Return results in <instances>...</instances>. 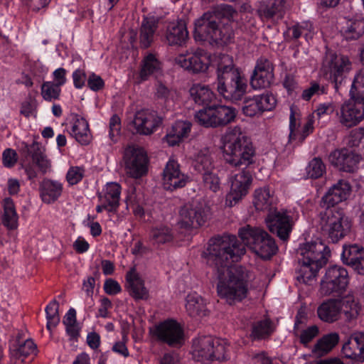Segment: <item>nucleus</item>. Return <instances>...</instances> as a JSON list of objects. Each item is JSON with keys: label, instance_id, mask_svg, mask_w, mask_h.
<instances>
[{"label": "nucleus", "instance_id": "f257e3e1", "mask_svg": "<svg viewBox=\"0 0 364 364\" xmlns=\"http://www.w3.org/2000/svg\"><path fill=\"white\" fill-rule=\"evenodd\" d=\"M245 252L244 245L234 235L212 238L204 252L208 262L214 266L218 294L230 304L247 295L246 274L241 267L230 265L229 262H237Z\"/></svg>", "mask_w": 364, "mask_h": 364}, {"label": "nucleus", "instance_id": "f03ea898", "mask_svg": "<svg viewBox=\"0 0 364 364\" xmlns=\"http://www.w3.org/2000/svg\"><path fill=\"white\" fill-rule=\"evenodd\" d=\"M237 16V12L231 6L225 4L205 13L195 21L193 35L196 41L219 46L228 43L234 35L230 23Z\"/></svg>", "mask_w": 364, "mask_h": 364}, {"label": "nucleus", "instance_id": "7ed1b4c3", "mask_svg": "<svg viewBox=\"0 0 364 364\" xmlns=\"http://www.w3.org/2000/svg\"><path fill=\"white\" fill-rule=\"evenodd\" d=\"M217 67L215 87L218 94L231 102L241 100L247 92V82L233 64L232 57L225 54L215 56Z\"/></svg>", "mask_w": 364, "mask_h": 364}, {"label": "nucleus", "instance_id": "20e7f679", "mask_svg": "<svg viewBox=\"0 0 364 364\" xmlns=\"http://www.w3.org/2000/svg\"><path fill=\"white\" fill-rule=\"evenodd\" d=\"M220 151L225 163L238 167H248L255 163L256 151L252 141L235 127L221 137Z\"/></svg>", "mask_w": 364, "mask_h": 364}, {"label": "nucleus", "instance_id": "39448f33", "mask_svg": "<svg viewBox=\"0 0 364 364\" xmlns=\"http://www.w3.org/2000/svg\"><path fill=\"white\" fill-rule=\"evenodd\" d=\"M299 254L297 279L304 284H311L318 270L326 263L330 250L321 239L317 238L301 245Z\"/></svg>", "mask_w": 364, "mask_h": 364}, {"label": "nucleus", "instance_id": "423d86ee", "mask_svg": "<svg viewBox=\"0 0 364 364\" xmlns=\"http://www.w3.org/2000/svg\"><path fill=\"white\" fill-rule=\"evenodd\" d=\"M340 122L348 127L364 119V70L355 76L350 90V99L345 102L338 114Z\"/></svg>", "mask_w": 364, "mask_h": 364}, {"label": "nucleus", "instance_id": "0eeeda50", "mask_svg": "<svg viewBox=\"0 0 364 364\" xmlns=\"http://www.w3.org/2000/svg\"><path fill=\"white\" fill-rule=\"evenodd\" d=\"M229 346L224 340L211 336H199L193 340L191 353L197 361L206 363L228 359Z\"/></svg>", "mask_w": 364, "mask_h": 364}, {"label": "nucleus", "instance_id": "6e6552de", "mask_svg": "<svg viewBox=\"0 0 364 364\" xmlns=\"http://www.w3.org/2000/svg\"><path fill=\"white\" fill-rule=\"evenodd\" d=\"M239 235L243 243L261 258L269 259L277 252L274 240L261 228L247 225L239 230Z\"/></svg>", "mask_w": 364, "mask_h": 364}, {"label": "nucleus", "instance_id": "1a4fd4ad", "mask_svg": "<svg viewBox=\"0 0 364 364\" xmlns=\"http://www.w3.org/2000/svg\"><path fill=\"white\" fill-rule=\"evenodd\" d=\"M321 227L323 233L332 242H337L347 235L351 225L342 211L327 208L321 213Z\"/></svg>", "mask_w": 364, "mask_h": 364}, {"label": "nucleus", "instance_id": "9d476101", "mask_svg": "<svg viewBox=\"0 0 364 364\" xmlns=\"http://www.w3.org/2000/svg\"><path fill=\"white\" fill-rule=\"evenodd\" d=\"M236 117L235 108L218 105L207 106L195 114L196 120L205 127H217L232 122Z\"/></svg>", "mask_w": 364, "mask_h": 364}, {"label": "nucleus", "instance_id": "9b49d317", "mask_svg": "<svg viewBox=\"0 0 364 364\" xmlns=\"http://www.w3.org/2000/svg\"><path fill=\"white\" fill-rule=\"evenodd\" d=\"M298 218V213L291 210L275 208L267 213L265 223L271 232L276 234L281 240H286Z\"/></svg>", "mask_w": 364, "mask_h": 364}, {"label": "nucleus", "instance_id": "f8f14e48", "mask_svg": "<svg viewBox=\"0 0 364 364\" xmlns=\"http://www.w3.org/2000/svg\"><path fill=\"white\" fill-rule=\"evenodd\" d=\"M349 283L347 270L341 266L329 267L321 280L320 293L325 296L333 294L341 296L346 291Z\"/></svg>", "mask_w": 364, "mask_h": 364}, {"label": "nucleus", "instance_id": "ddd939ff", "mask_svg": "<svg viewBox=\"0 0 364 364\" xmlns=\"http://www.w3.org/2000/svg\"><path fill=\"white\" fill-rule=\"evenodd\" d=\"M174 63L186 71L198 74L205 73L212 63V60L210 55L205 50L191 48L176 55Z\"/></svg>", "mask_w": 364, "mask_h": 364}, {"label": "nucleus", "instance_id": "4468645a", "mask_svg": "<svg viewBox=\"0 0 364 364\" xmlns=\"http://www.w3.org/2000/svg\"><path fill=\"white\" fill-rule=\"evenodd\" d=\"M253 178L247 169H242L229 178L230 189L225 198V206L232 208L248 194Z\"/></svg>", "mask_w": 364, "mask_h": 364}, {"label": "nucleus", "instance_id": "2eb2a0df", "mask_svg": "<svg viewBox=\"0 0 364 364\" xmlns=\"http://www.w3.org/2000/svg\"><path fill=\"white\" fill-rule=\"evenodd\" d=\"M209 208L205 204L193 202L184 205L180 210L178 225L185 230L197 229L206 223Z\"/></svg>", "mask_w": 364, "mask_h": 364}, {"label": "nucleus", "instance_id": "dca6fc26", "mask_svg": "<svg viewBox=\"0 0 364 364\" xmlns=\"http://www.w3.org/2000/svg\"><path fill=\"white\" fill-rule=\"evenodd\" d=\"M124 161L127 173L138 178L146 174L148 167V158L144 149L129 146L124 154Z\"/></svg>", "mask_w": 364, "mask_h": 364}, {"label": "nucleus", "instance_id": "f3484780", "mask_svg": "<svg viewBox=\"0 0 364 364\" xmlns=\"http://www.w3.org/2000/svg\"><path fill=\"white\" fill-rule=\"evenodd\" d=\"M151 333L159 340L171 346H181L183 343V331L174 320H166L155 326Z\"/></svg>", "mask_w": 364, "mask_h": 364}, {"label": "nucleus", "instance_id": "a211bd4d", "mask_svg": "<svg viewBox=\"0 0 364 364\" xmlns=\"http://www.w3.org/2000/svg\"><path fill=\"white\" fill-rule=\"evenodd\" d=\"M350 69V62L347 56L328 52L323 60L321 71L337 84L345 73Z\"/></svg>", "mask_w": 364, "mask_h": 364}, {"label": "nucleus", "instance_id": "6ab92c4d", "mask_svg": "<svg viewBox=\"0 0 364 364\" xmlns=\"http://www.w3.org/2000/svg\"><path fill=\"white\" fill-rule=\"evenodd\" d=\"M121 191V186L118 183H107L98 194L99 203L96 206V211L102 213L105 210L109 214L116 213L119 206Z\"/></svg>", "mask_w": 364, "mask_h": 364}, {"label": "nucleus", "instance_id": "aec40b11", "mask_svg": "<svg viewBox=\"0 0 364 364\" xmlns=\"http://www.w3.org/2000/svg\"><path fill=\"white\" fill-rule=\"evenodd\" d=\"M188 180V176L181 170L178 162L172 158L169 159L162 175V186L164 189L173 191L183 188Z\"/></svg>", "mask_w": 364, "mask_h": 364}, {"label": "nucleus", "instance_id": "412c9836", "mask_svg": "<svg viewBox=\"0 0 364 364\" xmlns=\"http://www.w3.org/2000/svg\"><path fill=\"white\" fill-rule=\"evenodd\" d=\"M161 122V118L155 111L144 109L136 112L132 124L137 134L147 136L156 132Z\"/></svg>", "mask_w": 364, "mask_h": 364}, {"label": "nucleus", "instance_id": "4be33fe9", "mask_svg": "<svg viewBox=\"0 0 364 364\" xmlns=\"http://www.w3.org/2000/svg\"><path fill=\"white\" fill-rule=\"evenodd\" d=\"M314 116H309L301 124L300 114L291 108L289 117V141L301 143L314 130Z\"/></svg>", "mask_w": 364, "mask_h": 364}, {"label": "nucleus", "instance_id": "5701e85b", "mask_svg": "<svg viewBox=\"0 0 364 364\" xmlns=\"http://www.w3.org/2000/svg\"><path fill=\"white\" fill-rule=\"evenodd\" d=\"M125 289L135 300H146L149 296V291L145 285L144 279L135 267H132L125 276Z\"/></svg>", "mask_w": 364, "mask_h": 364}, {"label": "nucleus", "instance_id": "b1692460", "mask_svg": "<svg viewBox=\"0 0 364 364\" xmlns=\"http://www.w3.org/2000/svg\"><path fill=\"white\" fill-rule=\"evenodd\" d=\"M360 159V156L346 149L334 150L328 156V161L331 165L346 172L353 171Z\"/></svg>", "mask_w": 364, "mask_h": 364}, {"label": "nucleus", "instance_id": "393cba45", "mask_svg": "<svg viewBox=\"0 0 364 364\" xmlns=\"http://www.w3.org/2000/svg\"><path fill=\"white\" fill-rule=\"evenodd\" d=\"M68 132L72 137L81 145L89 144L92 139V134L87 121L82 116L72 114L68 123Z\"/></svg>", "mask_w": 364, "mask_h": 364}, {"label": "nucleus", "instance_id": "a878e982", "mask_svg": "<svg viewBox=\"0 0 364 364\" xmlns=\"http://www.w3.org/2000/svg\"><path fill=\"white\" fill-rule=\"evenodd\" d=\"M273 77L272 63L267 59H260L257 62L250 84L255 90L265 88L269 86Z\"/></svg>", "mask_w": 364, "mask_h": 364}, {"label": "nucleus", "instance_id": "bb28decb", "mask_svg": "<svg viewBox=\"0 0 364 364\" xmlns=\"http://www.w3.org/2000/svg\"><path fill=\"white\" fill-rule=\"evenodd\" d=\"M351 193V186L345 180H339L333 185L322 198V203L327 208L347 200Z\"/></svg>", "mask_w": 364, "mask_h": 364}, {"label": "nucleus", "instance_id": "cd10ccee", "mask_svg": "<svg viewBox=\"0 0 364 364\" xmlns=\"http://www.w3.org/2000/svg\"><path fill=\"white\" fill-rule=\"evenodd\" d=\"M192 124L188 121L176 122L167 130L166 135L162 139L163 143L166 144L168 146H178L189 136Z\"/></svg>", "mask_w": 364, "mask_h": 364}, {"label": "nucleus", "instance_id": "c85d7f7f", "mask_svg": "<svg viewBox=\"0 0 364 364\" xmlns=\"http://www.w3.org/2000/svg\"><path fill=\"white\" fill-rule=\"evenodd\" d=\"M277 198L269 187L256 188L253 193V205L257 210L267 211V213L275 209Z\"/></svg>", "mask_w": 364, "mask_h": 364}, {"label": "nucleus", "instance_id": "c756f323", "mask_svg": "<svg viewBox=\"0 0 364 364\" xmlns=\"http://www.w3.org/2000/svg\"><path fill=\"white\" fill-rule=\"evenodd\" d=\"M165 38L171 46L184 45L188 38L185 22L180 20L169 23L166 30Z\"/></svg>", "mask_w": 364, "mask_h": 364}, {"label": "nucleus", "instance_id": "7c9ffc66", "mask_svg": "<svg viewBox=\"0 0 364 364\" xmlns=\"http://www.w3.org/2000/svg\"><path fill=\"white\" fill-rule=\"evenodd\" d=\"M342 256L359 274H364V248L357 245L344 247Z\"/></svg>", "mask_w": 364, "mask_h": 364}, {"label": "nucleus", "instance_id": "2f4dec72", "mask_svg": "<svg viewBox=\"0 0 364 364\" xmlns=\"http://www.w3.org/2000/svg\"><path fill=\"white\" fill-rule=\"evenodd\" d=\"M318 318L327 323H333L339 319L341 309L339 308L338 300L330 299L323 302L317 309Z\"/></svg>", "mask_w": 364, "mask_h": 364}, {"label": "nucleus", "instance_id": "473e14b6", "mask_svg": "<svg viewBox=\"0 0 364 364\" xmlns=\"http://www.w3.org/2000/svg\"><path fill=\"white\" fill-rule=\"evenodd\" d=\"M338 297L341 314L343 313L348 320L356 318L360 313V306L353 292L350 291Z\"/></svg>", "mask_w": 364, "mask_h": 364}, {"label": "nucleus", "instance_id": "72a5a7b5", "mask_svg": "<svg viewBox=\"0 0 364 364\" xmlns=\"http://www.w3.org/2000/svg\"><path fill=\"white\" fill-rule=\"evenodd\" d=\"M161 73V64L156 57L149 53L146 55L141 63L139 74L138 82L146 80L151 75H158Z\"/></svg>", "mask_w": 364, "mask_h": 364}, {"label": "nucleus", "instance_id": "f704fd0d", "mask_svg": "<svg viewBox=\"0 0 364 364\" xmlns=\"http://www.w3.org/2000/svg\"><path fill=\"white\" fill-rule=\"evenodd\" d=\"M189 93L191 99L199 105H208L216 97L208 85L200 83L193 84L189 90Z\"/></svg>", "mask_w": 364, "mask_h": 364}, {"label": "nucleus", "instance_id": "c9c22d12", "mask_svg": "<svg viewBox=\"0 0 364 364\" xmlns=\"http://www.w3.org/2000/svg\"><path fill=\"white\" fill-rule=\"evenodd\" d=\"M33 163L38 168L42 173H46L51 170L50 160L46 154L45 149L38 143H33L28 149Z\"/></svg>", "mask_w": 364, "mask_h": 364}, {"label": "nucleus", "instance_id": "e433bc0d", "mask_svg": "<svg viewBox=\"0 0 364 364\" xmlns=\"http://www.w3.org/2000/svg\"><path fill=\"white\" fill-rule=\"evenodd\" d=\"M339 339V335L336 332L323 336L314 346L312 353L316 357L328 354L337 345Z\"/></svg>", "mask_w": 364, "mask_h": 364}, {"label": "nucleus", "instance_id": "4c0bfd02", "mask_svg": "<svg viewBox=\"0 0 364 364\" xmlns=\"http://www.w3.org/2000/svg\"><path fill=\"white\" fill-rule=\"evenodd\" d=\"M285 0H274L267 5H262L258 12L263 19L272 20L273 21L281 19L284 14Z\"/></svg>", "mask_w": 364, "mask_h": 364}, {"label": "nucleus", "instance_id": "58836bf2", "mask_svg": "<svg viewBox=\"0 0 364 364\" xmlns=\"http://www.w3.org/2000/svg\"><path fill=\"white\" fill-rule=\"evenodd\" d=\"M63 186L56 181L44 180L41 184V197L43 202L51 203L62 193Z\"/></svg>", "mask_w": 364, "mask_h": 364}, {"label": "nucleus", "instance_id": "ea45409f", "mask_svg": "<svg viewBox=\"0 0 364 364\" xmlns=\"http://www.w3.org/2000/svg\"><path fill=\"white\" fill-rule=\"evenodd\" d=\"M186 309L191 316H204L206 311V304L197 293H191L186 296Z\"/></svg>", "mask_w": 364, "mask_h": 364}, {"label": "nucleus", "instance_id": "a19ab883", "mask_svg": "<svg viewBox=\"0 0 364 364\" xmlns=\"http://www.w3.org/2000/svg\"><path fill=\"white\" fill-rule=\"evenodd\" d=\"M195 168L202 174L215 171L213 158L208 149L198 151L195 156Z\"/></svg>", "mask_w": 364, "mask_h": 364}, {"label": "nucleus", "instance_id": "79ce46f5", "mask_svg": "<svg viewBox=\"0 0 364 364\" xmlns=\"http://www.w3.org/2000/svg\"><path fill=\"white\" fill-rule=\"evenodd\" d=\"M149 238L153 245H160L171 242L173 239V234L168 226L160 225L151 230Z\"/></svg>", "mask_w": 364, "mask_h": 364}, {"label": "nucleus", "instance_id": "37998d69", "mask_svg": "<svg viewBox=\"0 0 364 364\" xmlns=\"http://www.w3.org/2000/svg\"><path fill=\"white\" fill-rule=\"evenodd\" d=\"M156 27L157 23L154 19L146 18L143 20L140 31V43L143 47L147 48L153 42Z\"/></svg>", "mask_w": 364, "mask_h": 364}, {"label": "nucleus", "instance_id": "c03bdc74", "mask_svg": "<svg viewBox=\"0 0 364 364\" xmlns=\"http://www.w3.org/2000/svg\"><path fill=\"white\" fill-rule=\"evenodd\" d=\"M342 32L346 38H358L364 33V21L363 20L347 21Z\"/></svg>", "mask_w": 364, "mask_h": 364}, {"label": "nucleus", "instance_id": "a18cd8bd", "mask_svg": "<svg viewBox=\"0 0 364 364\" xmlns=\"http://www.w3.org/2000/svg\"><path fill=\"white\" fill-rule=\"evenodd\" d=\"M274 331L272 322L268 318H264L255 323L252 327L251 336L254 339H262L269 336Z\"/></svg>", "mask_w": 364, "mask_h": 364}, {"label": "nucleus", "instance_id": "49530a36", "mask_svg": "<svg viewBox=\"0 0 364 364\" xmlns=\"http://www.w3.org/2000/svg\"><path fill=\"white\" fill-rule=\"evenodd\" d=\"M4 223L11 229L15 228L17 225L18 215L13 200L9 198H5L4 200Z\"/></svg>", "mask_w": 364, "mask_h": 364}, {"label": "nucleus", "instance_id": "de8ad7c7", "mask_svg": "<svg viewBox=\"0 0 364 364\" xmlns=\"http://www.w3.org/2000/svg\"><path fill=\"white\" fill-rule=\"evenodd\" d=\"M37 348L32 340H26L18 348L11 351V355L15 357L17 360L23 363L25 358L29 355L36 354Z\"/></svg>", "mask_w": 364, "mask_h": 364}, {"label": "nucleus", "instance_id": "09e8293b", "mask_svg": "<svg viewBox=\"0 0 364 364\" xmlns=\"http://www.w3.org/2000/svg\"><path fill=\"white\" fill-rule=\"evenodd\" d=\"M59 304L57 301L53 300L46 307V319H47V328L51 331L60 322V316L58 313Z\"/></svg>", "mask_w": 364, "mask_h": 364}, {"label": "nucleus", "instance_id": "8fccbe9b", "mask_svg": "<svg viewBox=\"0 0 364 364\" xmlns=\"http://www.w3.org/2000/svg\"><path fill=\"white\" fill-rule=\"evenodd\" d=\"M61 89L51 81L44 82L41 87V94L43 99L48 102H52L59 99Z\"/></svg>", "mask_w": 364, "mask_h": 364}, {"label": "nucleus", "instance_id": "3c124183", "mask_svg": "<svg viewBox=\"0 0 364 364\" xmlns=\"http://www.w3.org/2000/svg\"><path fill=\"white\" fill-rule=\"evenodd\" d=\"M242 113L247 117H257L262 114L256 95L245 98L242 107Z\"/></svg>", "mask_w": 364, "mask_h": 364}, {"label": "nucleus", "instance_id": "603ef678", "mask_svg": "<svg viewBox=\"0 0 364 364\" xmlns=\"http://www.w3.org/2000/svg\"><path fill=\"white\" fill-rule=\"evenodd\" d=\"M306 172L308 178H318L326 172V166L319 158H314L309 161Z\"/></svg>", "mask_w": 364, "mask_h": 364}, {"label": "nucleus", "instance_id": "864d4df0", "mask_svg": "<svg viewBox=\"0 0 364 364\" xmlns=\"http://www.w3.org/2000/svg\"><path fill=\"white\" fill-rule=\"evenodd\" d=\"M295 333L299 337L300 342L304 345L309 343L318 333V328L315 326H311L301 331L299 330L298 324L295 323Z\"/></svg>", "mask_w": 364, "mask_h": 364}, {"label": "nucleus", "instance_id": "5fc2aeb1", "mask_svg": "<svg viewBox=\"0 0 364 364\" xmlns=\"http://www.w3.org/2000/svg\"><path fill=\"white\" fill-rule=\"evenodd\" d=\"M205 186L211 191L216 193L220 190V179L214 171L203 174Z\"/></svg>", "mask_w": 364, "mask_h": 364}, {"label": "nucleus", "instance_id": "6e6d98bb", "mask_svg": "<svg viewBox=\"0 0 364 364\" xmlns=\"http://www.w3.org/2000/svg\"><path fill=\"white\" fill-rule=\"evenodd\" d=\"M256 96L262 113L266 111H271L275 107L277 100L274 95L265 93Z\"/></svg>", "mask_w": 364, "mask_h": 364}, {"label": "nucleus", "instance_id": "4d7b16f0", "mask_svg": "<svg viewBox=\"0 0 364 364\" xmlns=\"http://www.w3.org/2000/svg\"><path fill=\"white\" fill-rule=\"evenodd\" d=\"M324 93H326L324 86L321 85L316 82H311L310 86L303 90L301 97L305 101H309L312 97L321 95Z\"/></svg>", "mask_w": 364, "mask_h": 364}, {"label": "nucleus", "instance_id": "13d9d810", "mask_svg": "<svg viewBox=\"0 0 364 364\" xmlns=\"http://www.w3.org/2000/svg\"><path fill=\"white\" fill-rule=\"evenodd\" d=\"M85 175V169L82 166H71L66 174V179L70 185L79 183Z\"/></svg>", "mask_w": 364, "mask_h": 364}, {"label": "nucleus", "instance_id": "bf43d9fd", "mask_svg": "<svg viewBox=\"0 0 364 364\" xmlns=\"http://www.w3.org/2000/svg\"><path fill=\"white\" fill-rule=\"evenodd\" d=\"M140 198L138 197L136 194V189L134 188H131L129 189L127 192V196L125 198V202L127 203V207L132 206L134 208V212L135 214H142L143 210L139 207Z\"/></svg>", "mask_w": 364, "mask_h": 364}, {"label": "nucleus", "instance_id": "052dcab7", "mask_svg": "<svg viewBox=\"0 0 364 364\" xmlns=\"http://www.w3.org/2000/svg\"><path fill=\"white\" fill-rule=\"evenodd\" d=\"M348 144L351 146L364 148V128L360 127L351 131Z\"/></svg>", "mask_w": 364, "mask_h": 364}, {"label": "nucleus", "instance_id": "680f3d73", "mask_svg": "<svg viewBox=\"0 0 364 364\" xmlns=\"http://www.w3.org/2000/svg\"><path fill=\"white\" fill-rule=\"evenodd\" d=\"M342 352L346 358L358 360L357 347L355 342L352 339V334L348 341L343 344Z\"/></svg>", "mask_w": 364, "mask_h": 364}, {"label": "nucleus", "instance_id": "e2e57ef3", "mask_svg": "<svg viewBox=\"0 0 364 364\" xmlns=\"http://www.w3.org/2000/svg\"><path fill=\"white\" fill-rule=\"evenodd\" d=\"M352 339L355 342L357 347L358 361L364 362V333H353Z\"/></svg>", "mask_w": 364, "mask_h": 364}, {"label": "nucleus", "instance_id": "0e129e2a", "mask_svg": "<svg viewBox=\"0 0 364 364\" xmlns=\"http://www.w3.org/2000/svg\"><path fill=\"white\" fill-rule=\"evenodd\" d=\"M87 81L88 87L94 92L101 90L105 86L102 78L95 73L89 74Z\"/></svg>", "mask_w": 364, "mask_h": 364}, {"label": "nucleus", "instance_id": "69168bd1", "mask_svg": "<svg viewBox=\"0 0 364 364\" xmlns=\"http://www.w3.org/2000/svg\"><path fill=\"white\" fill-rule=\"evenodd\" d=\"M18 156L15 150L6 149L2 154V163L5 167H13L17 162Z\"/></svg>", "mask_w": 364, "mask_h": 364}, {"label": "nucleus", "instance_id": "338daca9", "mask_svg": "<svg viewBox=\"0 0 364 364\" xmlns=\"http://www.w3.org/2000/svg\"><path fill=\"white\" fill-rule=\"evenodd\" d=\"M335 110L334 105L331 102H323L319 104L316 110L314 111V114L318 119L324 117L327 115L331 114Z\"/></svg>", "mask_w": 364, "mask_h": 364}, {"label": "nucleus", "instance_id": "774afa93", "mask_svg": "<svg viewBox=\"0 0 364 364\" xmlns=\"http://www.w3.org/2000/svg\"><path fill=\"white\" fill-rule=\"evenodd\" d=\"M72 77L73 85L77 89H82L85 85V82L87 80L85 70L80 68L75 70L73 73Z\"/></svg>", "mask_w": 364, "mask_h": 364}]
</instances>
